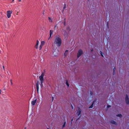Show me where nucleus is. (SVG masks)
Returning a JSON list of instances; mask_svg holds the SVG:
<instances>
[{"instance_id":"f257e3e1","label":"nucleus","mask_w":129,"mask_h":129,"mask_svg":"<svg viewBox=\"0 0 129 129\" xmlns=\"http://www.w3.org/2000/svg\"><path fill=\"white\" fill-rule=\"evenodd\" d=\"M59 37H56L55 39L54 43L56 44L57 46H60L61 43V40L60 38Z\"/></svg>"},{"instance_id":"f03ea898","label":"nucleus","mask_w":129,"mask_h":129,"mask_svg":"<svg viewBox=\"0 0 129 129\" xmlns=\"http://www.w3.org/2000/svg\"><path fill=\"white\" fill-rule=\"evenodd\" d=\"M45 74L44 73H42L41 76H39V78L40 81L41 83H43L44 81L43 77L44 75Z\"/></svg>"},{"instance_id":"7ed1b4c3","label":"nucleus","mask_w":129,"mask_h":129,"mask_svg":"<svg viewBox=\"0 0 129 129\" xmlns=\"http://www.w3.org/2000/svg\"><path fill=\"white\" fill-rule=\"evenodd\" d=\"M83 54V52L82 50H79L77 54V57L79 58V57L81 55Z\"/></svg>"},{"instance_id":"20e7f679","label":"nucleus","mask_w":129,"mask_h":129,"mask_svg":"<svg viewBox=\"0 0 129 129\" xmlns=\"http://www.w3.org/2000/svg\"><path fill=\"white\" fill-rule=\"evenodd\" d=\"M12 11H8L7 12V16L8 18H9L11 16V14L12 13Z\"/></svg>"},{"instance_id":"39448f33","label":"nucleus","mask_w":129,"mask_h":129,"mask_svg":"<svg viewBox=\"0 0 129 129\" xmlns=\"http://www.w3.org/2000/svg\"><path fill=\"white\" fill-rule=\"evenodd\" d=\"M58 54V51L57 50H55L53 51V56H56Z\"/></svg>"},{"instance_id":"423d86ee","label":"nucleus","mask_w":129,"mask_h":129,"mask_svg":"<svg viewBox=\"0 0 129 129\" xmlns=\"http://www.w3.org/2000/svg\"><path fill=\"white\" fill-rule=\"evenodd\" d=\"M125 101L126 103L127 104H129V101L128 99V97L127 95H126L125 98Z\"/></svg>"},{"instance_id":"0eeeda50","label":"nucleus","mask_w":129,"mask_h":129,"mask_svg":"<svg viewBox=\"0 0 129 129\" xmlns=\"http://www.w3.org/2000/svg\"><path fill=\"white\" fill-rule=\"evenodd\" d=\"M39 81H37L36 83V89L37 91H38L39 87Z\"/></svg>"},{"instance_id":"6e6552de","label":"nucleus","mask_w":129,"mask_h":129,"mask_svg":"<svg viewBox=\"0 0 129 129\" xmlns=\"http://www.w3.org/2000/svg\"><path fill=\"white\" fill-rule=\"evenodd\" d=\"M81 109L80 108H79L78 110L77 111V113L78 115L79 116L81 113Z\"/></svg>"},{"instance_id":"1a4fd4ad","label":"nucleus","mask_w":129,"mask_h":129,"mask_svg":"<svg viewBox=\"0 0 129 129\" xmlns=\"http://www.w3.org/2000/svg\"><path fill=\"white\" fill-rule=\"evenodd\" d=\"M37 100V99H36L34 101H31V104L32 105L34 106L35 105V104Z\"/></svg>"},{"instance_id":"9d476101","label":"nucleus","mask_w":129,"mask_h":129,"mask_svg":"<svg viewBox=\"0 0 129 129\" xmlns=\"http://www.w3.org/2000/svg\"><path fill=\"white\" fill-rule=\"evenodd\" d=\"M39 43V42L38 40H37V43L35 46V48L36 49H38V45Z\"/></svg>"},{"instance_id":"9b49d317","label":"nucleus","mask_w":129,"mask_h":129,"mask_svg":"<svg viewBox=\"0 0 129 129\" xmlns=\"http://www.w3.org/2000/svg\"><path fill=\"white\" fill-rule=\"evenodd\" d=\"M95 101L94 100L92 102V104H91V106L89 107V108H92L93 107V104L94 103H95Z\"/></svg>"},{"instance_id":"f8f14e48","label":"nucleus","mask_w":129,"mask_h":129,"mask_svg":"<svg viewBox=\"0 0 129 129\" xmlns=\"http://www.w3.org/2000/svg\"><path fill=\"white\" fill-rule=\"evenodd\" d=\"M48 19H49V22H53V20L51 18L49 17H48Z\"/></svg>"},{"instance_id":"ddd939ff","label":"nucleus","mask_w":129,"mask_h":129,"mask_svg":"<svg viewBox=\"0 0 129 129\" xmlns=\"http://www.w3.org/2000/svg\"><path fill=\"white\" fill-rule=\"evenodd\" d=\"M110 123L112 124H116V123L115 121H114L113 120H112L110 121Z\"/></svg>"},{"instance_id":"4468645a","label":"nucleus","mask_w":129,"mask_h":129,"mask_svg":"<svg viewBox=\"0 0 129 129\" xmlns=\"http://www.w3.org/2000/svg\"><path fill=\"white\" fill-rule=\"evenodd\" d=\"M50 37H51V36L52 35V34L53 33V31L52 30H50Z\"/></svg>"},{"instance_id":"2eb2a0df","label":"nucleus","mask_w":129,"mask_h":129,"mask_svg":"<svg viewBox=\"0 0 129 129\" xmlns=\"http://www.w3.org/2000/svg\"><path fill=\"white\" fill-rule=\"evenodd\" d=\"M116 68L115 67H114V69H113V75H114L115 74V71L116 70Z\"/></svg>"},{"instance_id":"dca6fc26","label":"nucleus","mask_w":129,"mask_h":129,"mask_svg":"<svg viewBox=\"0 0 129 129\" xmlns=\"http://www.w3.org/2000/svg\"><path fill=\"white\" fill-rule=\"evenodd\" d=\"M45 44V42L44 41H42L41 42V44L43 46Z\"/></svg>"},{"instance_id":"f3484780","label":"nucleus","mask_w":129,"mask_h":129,"mask_svg":"<svg viewBox=\"0 0 129 129\" xmlns=\"http://www.w3.org/2000/svg\"><path fill=\"white\" fill-rule=\"evenodd\" d=\"M66 124V122L65 121L64 122V123L63 125L62 126V128H64V127H65Z\"/></svg>"},{"instance_id":"a211bd4d","label":"nucleus","mask_w":129,"mask_h":129,"mask_svg":"<svg viewBox=\"0 0 129 129\" xmlns=\"http://www.w3.org/2000/svg\"><path fill=\"white\" fill-rule=\"evenodd\" d=\"M66 84L67 85V86H68V87H69V85L68 83V81L67 80L66 81Z\"/></svg>"},{"instance_id":"6ab92c4d","label":"nucleus","mask_w":129,"mask_h":129,"mask_svg":"<svg viewBox=\"0 0 129 129\" xmlns=\"http://www.w3.org/2000/svg\"><path fill=\"white\" fill-rule=\"evenodd\" d=\"M68 50H66L65 51V52L64 54V55L65 56H66V55H67V53L68 52Z\"/></svg>"},{"instance_id":"aec40b11","label":"nucleus","mask_w":129,"mask_h":129,"mask_svg":"<svg viewBox=\"0 0 129 129\" xmlns=\"http://www.w3.org/2000/svg\"><path fill=\"white\" fill-rule=\"evenodd\" d=\"M43 46L41 44L40 45V47H39V50H40L41 49Z\"/></svg>"},{"instance_id":"412c9836","label":"nucleus","mask_w":129,"mask_h":129,"mask_svg":"<svg viewBox=\"0 0 129 129\" xmlns=\"http://www.w3.org/2000/svg\"><path fill=\"white\" fill-rule=\"evenodd\" d=\"M117 116H119V117H121L122 116V115L121 114H118L117 115Z\"/></svg>"},{"instance_id":"4be33fe9","label":"nucleus","mask_w":129,"mask_h":129,"mask_svg":"<svg viewBox=\"0 0 129 129\" xmlns=\"http://www.w3.org/2000/svg\"><path fill=\"white\" fill-rule=\"evenodd\" d=\"M66 8V5L65 4H64V7L63 8V9H64Z\"/></svg>"},{"instance_id":"5701e85b","label":"nucleus","mask_w":129,"mask_h":129,"mask_svg":"<svg viewBox=\"0 0 129 129\" xmlns=\"http://www.w3.org/2000/svg\"><path fill=\"white\" fill-rule=\"evenodd\" d=\"M10 81L11 84L12 85L13 84L12 82V79L10 80Z\"/></svg>"},{"instance_id":"b1692460","label":"nucleus","mask_w":129,"mask_h":129,"mask_svg":"<svg viewBox=\"0 0 129 129\" xmlns=\"http://www.w3.org/2000/svg\"><path fill=\"white\" fill-rule=\"evenodd\" d=\"M111 107V106L109 105H107V107L108 108H110V107Z\"/></svg>"},{"instance_id":"393cba45","label":"nucleus","mask_w":129,"mask_h":129,"mask_svg":"<svg viewBox=\"0 0 129 129\" xmlns=\"http://www.w3.org/2000/svg\"><path fill=\"white\" fill-rule=\"evenodd\" d=\"M100 52H101V56L103 57H104L103 55L102 54V52L101 51H100Z\"/></svg>"},{"instance_id":"a878e982","label":"nucleus","mask_w":129,"mask_h":129,"mask_svg":"<svg viewBox=\"0 0 129 129\" xmlns=\"http://www.w3.org/2000/svg\"><path fill=\"white\" fill-rule=\"evenodd\" d=\"M90 94L91 95H92L93 94V93L91 91L90 92Z\"/></svg>"},{"instance_id":"bb28decb","label":"nucleus","mask_w":129,"mask_h":129,"mask_svg":"<svg viewBox=\"0 0 129 129\" xmlns=\"http://www.w3.org/2000/svg\"><path fill=\"white\" fill-rule=\"evenodd\" d=\"M66 24V22L65 21H64V26H65Z\"/></svg>"},{"instance_id":"cd10ccee","label":"nucleus","mask_w":129,"mask_h":129,"mask_svg":"<svg viewBox=\"0 0 129 129\" xmlns=\"http://www.w3.org/2000/svg\"><path fill=\"white\" fill-rule=\"evenodd\" d=\"M3 69L4 70H5V68H4V66H3Z\"/></svg>"},{"instance_id":"c85d7f7f","label":"nucleus","mask_w":129,"mask_h":129,"mask_svg":"<svg viewBox=\"0 0 129 129\" xmlns=\"http://www.w3.org/2000/svg\"><path fill=\"white\" fill-rule=\"evenodd\" d=\"M43 15H44V14H45V13H44V11H43Z\"/></svg>"},{"instance_id":"c756f323","label":"nucleus","mask_w":129,"mask_h":129,"mask_svg":"<svg viewBox=\"0 0 129 129\" xmlns=\"http://www.w3.org/2000/svg\"><path fill=\"white\" fill-rule=\"evenodd\" d=\"M42 83H41V86H43Z\"/></svg>"},{"instance_id":"7c9ffc66","label":"nucleus","mask_w":129,"mask_h":129,"mask_svg":"<svg viewBox=\"0 0 129 129\" xmlns=\"http://www.w3.org/2000/svg\"><path fill=\"white\" fill-rule=\"evenodd\" d=\"M71 105V106H72V109H73V107L72 105Z\"/></svg>"},{"instance_id":"2f4dec72","label":"nucleus","mask_w":129,"mask_h":129,"mask_svg":"<svg viewBox=\"0 0 129 129\" xmlns=\"http://www.w3.org/2000/svg\"><path fill=\"white\" fill-rule=\"evenodd\" d=\"M93 51V49H92L91 50V51L92 52Z\"/></svg>"},{"instance_id":"473e14b6","label":"nucleus","mask_w":129,"mask_h":129,"mask_svg":"<svg viewBox=\"0 0 129 129\" xmlns=\"http://www.w3.org/2000/svg\"><path fill=\"white\" fill-rule=\"evenodd\" d=\"M73 119H72V120H71V122H72V121H73Z\"/></svg>"},{"instance_id":"72a5a7b5","label":"nucleus","mask_w":129,"mask_h":129,"mask_svg":"<svg viewBox=\"0 0 129 129\" xmlns=\"http://www.w3.org/2000/svg\"><path fill=\"white\" fill-rule=\"evenodd\" d=\"M21 1V0H18V1L19 2H20V1Z\"/></svg>"},{"instance_id":"f704fd0d","label":"nucleus","mask_w":129,"mask_h":129,"mask_svg":"<svg viewBox=\"0 0 129 129\" xmlns=\"http://www.w3.org/2000/svg\"><path fill=\"white\" fill-rule=\"evenodd\" d=\"M52 101L53 100V97H52Z\"/></svg>"},{"instance_id":"c9c22d12","label":"nucleus","mask_w":129,"mask_h":129,"mask_svg":"<svg viewBox=\"0 0 129 129\" xmlns=\"http://www.w3.org/2000/svg\"><path fill=\"white\" fill-rule=\"evenodd\" d=\"M1 94V90H0V94Z\"/></svg>"},{"instance_id":"e433bc0d","label":"nucleus","mask_w":129,"mask_h":129,"mask_svg":"<svg viewBox=\"0 0 129 129\" xmlns=\"http://www.w3.org/2000/svg\"><path fill=\"white\" fill-rule=\"evenodd\" d=\"M108 22L107 24V25L108 26Z\"/></svg>"},{"instance_id":"4c0bfd02","label":"nucleus","mask_w":129,"mask_h":129,"mask_svg":"<svg viewBox=\"0 0 129 129\" xmlns=\"http://www.w3.org/2000/svg\"><path fill=\"white\" fill-rule=\"evenodd\" d=\"M14 0H12V1H13V2L14 1Z\"/></svg>"},{"instance_id":"58836bf2","label":"nucleus","mask_w":129,"mask_h":129,"mask_svg":"<svg viewBox=\"0 0 129 129\" xmlns=\"http://www.w3.org/2000/svg\"><path fill=\"white\" fill-rule=\"evenodd\" d=\"M26 128H25L24 129H26Z\"/></svg>"},{"instance_id":"ea45409f","label":"nucleus","mask_w":129,"mask_h":129,"mask_svg":"<svg viewBox=\"0 0 129 129\" xmlns=\"http://www.w3.org/2000/svg\"><path fill=\"white\" fill-rule=\"evenodd\" d=\"M88 1H89V0H88Z\"/></svg>"}]
</instances>
